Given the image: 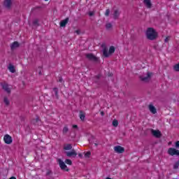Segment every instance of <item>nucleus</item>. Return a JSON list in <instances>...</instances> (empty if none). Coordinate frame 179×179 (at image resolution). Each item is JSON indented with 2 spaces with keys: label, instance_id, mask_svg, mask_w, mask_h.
<instances>
[{
  "label": "nucleus",
  "instance_id": "1",
  "mask_svg": "<svg viewBox=\"0 0 179 179\" xmlns=\"http://www.w3.org/2000/svg\"><path fill=\"white\" fill-rule=\"evenodd\" d=\"M101 48L103 49V55L105 58H108L111 54H114L115 52V48L114 46H110L109 48H107V45L106 43H102L101 45Z\"/></svg>",
  "mask_w": 179,
  "mask_h": 179
},
{
  "label": "nucleus",
  "instance_id": "2",
  "mask_svg": "<svg viewBox=\"0 0 179 179\" xmlns=\"http://www.w3.org/2000/svg\"><path fill=\"white\" fill-rule=\"evenodd\" d=\"M146 37L148 40L153 41V40H156V38H157V32H156V30L152 27L148 28Z\"/></svg>",
  "mask_w": 179,
  "mask_h": 179
},
{
  "label": "nucleus",
  "instance_id": "3",
  "mask_svg": "<svg viewBox=\"0 0 179 179\" xmlns=\"http://www.w3.org/2000/svg\"><path fill=\"white\" fill-rule=\"evenodd\" d=\"M153 75L152 73L147 72V76H140L139 79L141 80V82H145V83H148V82L150 81V79H152V76Z\"/></svg>",
  "mask_w": 179,
  "mask_h": 179
},
{
  "label": "nucleus",
  "instance_id": "4",
  "mask_svg": "<svg viewBox=\"0 0 179 179\" xmlns=\"http://www.w3.org/2000/svg\"><path fill=\"white\" fill-rule=\"evenodd\" d=\"M168 155L170 156H179V150L174 148H170L168 149Z\"/></svg>",
  "mask_w": 179,
  "mask_h": 179
},
{
  "label": "nucleus",
  "instance_id": "5",
  "mask_svg": "<svg viewBox=\"0 0 179 179\" xmlns=\"http://www.w3.org/2000/svg\"><path fill=\"white\" fill-rule=\"evenodd\" d=\"M85 57L87 59H89V61H93L94 62H97L99 61V59L93 55V53H88L85 55Z\"/></svg>",
  "mask_w": 179,
  "mask_h": 179
},
{
  "label": "nucleus",
  "instance_id": "6",
  "mask_svg": "<svg viewBox=\"0 0 179 179\" xmlns=\"http://www.w3.org/2000/svg\"><path fill=\"white\" fill-rule=\"evenodd\" d=\"M1 86L3 89V90L6 91V93H8V94H10V92H11V90L10 88L9 87V85H8V83H1Z\"/></svg>",
  "mask_w": 179,
  "mask_h": 179
},
{
  "label": "nucleus",
  "instance_id": "7",
  "mask_svg": "<svg viewBox=\"0 0 179 179\" xmlns=\"http://www.w3.org/2000/svg\"><path fill=\"white\" fill-rule=\"evenodd\" d=\"M3 141L6 145H10L12 142H13V140L12 139V136H10L9 134H6L3 137Z\"/></svg>",
  "mask_w": 179,
  "mask_h": 179
},
{
  "label": "nucleus",
  "instance_id": "8",
  "mask_svg": "<svg viewBox=\"0 0 179 179\" xmlns=\"http://www.w3.org/2000/svg\"><path fill=\"white\" fill-rule=\"evenodd\" d=\"M58 162L62 170H64V171H69V169H68V166H66V164H65V162L61 159H58Z\"/></svg>",
  "mask_w": 179,
  "mask_h": 179
},
{
  "label": "nucleus",
  "instance_id": "9",
  "mask_svg": "<svg viewBox=\"0 0 179 179\" xmlns=\"http://www.w3.org/2000/svg\"><path fill=\"white\" fill-rule=\"evenodd\" d=\"M65 153L67 157H76V156H78V153L76 152V150H75V149L71 150V152L66 151Z\"/></svg>",
  "mask_w": 179,
  "mask_h": 179
},
{
  "label": "nucleus",
  "instance_id": "10",
  "mask_svg": "<svg viewBox=\"0 0 179 179\" xmlns=\"http://www.w3.org/2000/svg\"><path fill=\"white\" fill-rule=\"evenodd\" d=\"M114 150L116 153H124L125 148L121 147V145H116L114 147Z\"/></svg>",
  "mask_w": 179,
  "mask_h": 179
},
{
  "label": "nucleus",
  "instance_id": "11",
  "mask_svg": "<svg viewBox=\"0 0 179 179\" xmlns=\"http://www.w3.org/2000/svg\"><path fill=\"white\" fill-rule=\"evenodd\" d=\"M3 6L6 9H10L12 6V0H4Z\"/></svg>",
  "mask_w": 179,
  "mask_h": 179
},
{
  "label": "nucleus",
  "instance_id": "12",
  "mask_svg": "<svg viewBox=\"0 0 179 179\" xmlns=\"http://www.w3.org/2000/svg\"><path fill=\"white\" fill-rule=\"evenodd\" d=\"M152 134L153 136H155V138H162V132L159 130H151Z\"/></svg>",
  "mask_w": 179,
  "mask_h": 179
},
{
  "label": "nucleus",
  "instance_id": "13",
  "mask_svg": "<svg viewBox=\"0 0 179 179\" xmlns=\"http://www.w3.org/2000/svg\"><path fill=\"white\" fill-rule=\"evenodd\" d=\"M68 22H69V17H66V19L62 20L59 22L60 27H66V24H68Z\"/></svg>",
  "mask_w": 179,
  "mask_h": 179
},
{
  "label": "nucleus",
  "instance_id": "14",
  "mask_svg": "<svg viewBox=\"0 0 179 179\" xmlns=\"http://www.w3.org/2000/svg\"><path fill=\"white\" fill-rule=\"evenodd\" d=\"M148 108H149L150 113H152V114H156L157 113V109H156V107H155V106H153V104H150L148 106Z\"/></svg>",
  "mask_w": 179,
  "mask_h": 179
},
{
  "label": "nucleus",
  "instance_id": "15",
  "mask_svg": "<svg viewBox=\"0 0 179 179\" xmlns=\"http://www.w3.org/2000/svg\"><path fill=\"white\" fill-rule=\"evenodd\" d=\"M53 92H52V96L55 95V97L57 100H58V99H59V95L58 94V92H59V90L57 87H54L52 89Z\"/></svg>",
  "mask_w": 179,
  "mask_h": 179
},
{
  "label": "nucleus",
  "instance_id": "16",
  "mask_svg": "<svg viewBox=\"0 0 179 179\" xmlns=\"http://www.w3.org/2000/svg\"><path fill=\"white\" fill-rule=\"evenodd\" d=\"M143 3L148 9H150V8H152V2L150 1V0H144Z\"/></svg>",
  "mask_w": 179,
  "mask_h": 179
},
{
  "label": "nucleus",
  "instance_id": "17",
  "mask_svg": "<svg viewBox=\"0 0 179 179\" xmlns=\"http://www.w3.org/2000/svg\"><path fill=\"white\" fill-rule=\"evenodd\" d=\"M19 43L15 41V42H13L11 45H10V48L12 50V51H13V50H15V48H19Z\"/></svg>",
  "mask_w": 179,
  "mask_h": 179
},
{
  "label": "nucleus",
  "instance_id": "18",
  "mask_svg": "<svg viewBox=\"0 0 179 179\" xmlns=\"http://www.w3.org/2000/svg\"><path fill=\"white\" fill-rule=\"evenodd\" d=\"M85 118H86V113L83 110H80V120L85 121Z\"/></svg>",
  "mask_w": 179,
  "mask_h": 179
},
{
  "label": "nucleus",
  "instance_id": "19",
  "mask_svg": "<svg viewBox=\"0 0 179 179\" xmlns=\"http://www.w3.org/2000/svg\"><path fill=\"white\" fill-rule=\"evenodd\" d=\"M8 70L10 71V72H11V73H15V72H16V69H15V66L12 65V64H9Z\"/></svg>",
  "mask_w": 179,
  "mask_h": 179
},
{
  "label": "nucleus",
  "instance_id": "20",
  "mask_svg": "<svg viewBox=\"0 0 179 179\" xmlns=\"http://www.w3.org/2000/svg\"><path fill=\"white\" fill-rule=\"evenodd\" d=\"M118 17H120V11H118V10H115L113 13V18L115 19V20H117Z\"/></svg>",
  "mask_w": 179,
  "mask_h": 179
},
{
  "label": "nucleus",
  "instance_id": "21",
  "mask_svg": "<svg viewBox=\"0 0 179 179\" xmlns=\"http://www.w3.org/2000/svg\"><path fill=\"white\" fill-rule=\"evenodd\" d=\"M63 149L64 150H72V144H66Z\"/></svg>",
  "mask_w": 179,
  "mask_h": 179
},
{
  "label": "nucleus",
  "instance_id": "22",
  "mask_svg": "<svg viewBox=\"0 0 179 179\" xmlns=\"http://www.w3.org/2000/svg\"><path fill=\"white\" fill-rule=\"evenodd\" d=\"M106 30H110V29H113V24H111V23H107L106 24Z\"/></svg>",
  "mask_w": 179,
  "mask_h": 179
},
{
  "label": "nucleus",
  "instance_id": "23",
  "mask_svg": "<svg viewBox=\"0 0 179 179\" xmlns=\"http://www.w3.org/2000/svg\"><path fill=\"white\" fill-rule=\"evenodd\" d=\"M3 102L5 103L6 106H9V104H10V102L9 101V99H8L7 97H4Z\"/></svg>",
  "mask_w": 179,
  "mask_h": 179
},
{
  "label": "nucleus",
  "instance_id": "24",
  "mask_svg": "<svg viewBox=\"0 0 179 179\" xmlns=\"http://www.w3.org/2000/svg\"><path fill=\"white\" fill-rule=\"evenodd\" d=\"M69 131V129H68V127L65 126L63 128V135H66V133Z\"/></svg>",
  "mask_w": 179,
  "mask_h": 179
},
{
  "label": "nucleus",
  "instance_id": "25",
  "mask_svg": "<svg viewBox=\"0 0 179 179\" xmlns=\"http://www.w3.org/2000/svg\"><path fill=\"white\" fill-rule=\"evenodd\" d=\"M179 166V160L178 162H176L174 164H173V169L174 170H177V169H178Z\"/></svg>",
  "mask_w": 179,
  "mask_h": 179
},
{
  "label": "nucleus",
  "instance_id": "26",
  "mask_svg": "<svg viewBox=\"0 0 179 179\" xmlns=\"http://www.w3.org/2000/svg\"><path fill=\"white\" fill-rule=\"evenodd\" d=\"M113 127H118V120H114L113 121Z\"/></svg>",
  "mask_w": 179,
  "mask_h": 179
},
{
  "label": "nucleus",
  "instance_id": "27",
  "mask_svg": "<svg viewBox=\"0 0 179 179\" xmlns=\"http://www.w3.org/2000/svg\"><path fill=\"white\" fill-rule=\"evenodd\" d=\"M65 163L66 164H69V166H72V161L71 159H66Z\"/></svg>",
  "mask_w": 179,
  "mask_h": 179
},
{
  "label": "nucleus",
  "instance_id": "28",
  "mask_svg": "<svg viewBox=\"0 0 179 179\" xmlns=\"http://www.w3.org/2000/svg\"><path fill=\"white\" fill-rule=\"evenodd\" d=\"M174 70L176 71V72H179V63L176 65L174 66Z\"/></svg>",
  "mask_w": 179,
  "mask_h": 179
},
{
  "label": "nucleus",
  "instance_id": "29",
  "mask_svg": "<svg viewBox=\"0 0 179 179\" xmlns=\"http://www.w3.org/2000/svg\"><path fill=\"white\" fill-rule=\"evenodd\" d=\"M33 24L34 26H38V20L36 19L33 21Z\"/></svg>",
  "mask_w": 179,
  "mask_h": 179
},
{
  "label": "nucleus",
  "instance_id": "30",
  "mask_svg": "<svg viewBox=\"0 0 179 179\" xmlns=\"http://www.w3.org/2000/svg\"><path fill=\"white\" fill-rule=\"evenodd\" d=\"M90 155H92V152H90V151H88V152H87L85 154V157H90Z\"/></svg>",
  "mask_w": 179,
  "mask_h": 179
},
{
  "label": "nucleus",
  "instance_id": "31",
  "mask_svg": "<svg viewBox=\"0 0 179 179\" xmlns=\"http://www.w3.org/2000/svg\"><path fill=\"white\" fill-rule=\"evenodd\" d=\"M105 16H110V9H107L105 12Z\"/></svg>",
  "mask_w": 179,
  "mask_h": 179
},
{
  "label": "nucleus",
  "instance_id": "32",
  "mask_svg": "<svg viewBox=\"0 0 179 179\" xmlns=\"http://www.w3.org/2000/svg\"><path fill=\"white\" fill-rule=\"evenodd\" d=\"M175 148L176 149H179V141L175 143Z\"/></svg>",
  "mask_w": 179,
  "mask_h": 179
},
{
  "label": "nucleus",
  "instance_id": "33",
  "mask_svg": "<svg viewBox=\"0 0 179 179\" xmlns=\"http://www.w3.org/2000/svg\"><path fill=\"white\" fill-rule=\"evenodd\" d=\"M57 82H59L60 83H62V82H64V79H62V76H59L58 78Z\"/></svg>",
  "mask_w": 179,
  "mask_h": 179
},
{
  "label": "nucleus",
  "instance_id": "34",
  "mask_svg": "<svg viewBox=\"0 0 179 179\" xmlns=\"http://www.w3.org/2000/svg\"><path fill=\"white\" fill-rule=\"evenodd\" d=\"M169 41H170V36L166 37L164 40L165 43H169Z\"/></svg>",
  "mask_w": 179,
  "mask_h": 179
},
{
  "label": "nucleus",
  "instance_id": "35",
  "mask_svg": "<svg viewBox=\"0 0 179 179\" xmlns=\"http://www.w3.org/2000/svg\"><path fill=\"white\" fill-rule=\"evenodd\" d=\"M38 119H35L31 121L32 124H36V122H38Z\"/></svg>",
  "mask_w": 179,
  "mask_h": 179
},
{
  "label": "nucleus",
  "instance_id": "36",
  "mask_svg": "<svg viewBox=\"0 0 179 179\" xmlns=\"http://www.w3.org/2000/svg\"><path fill=\"white\" fill-rule=\"evenodd\" d=\"M93 15H94V13H93V12L89 13V16H93Z\"/></svg>",
  "mask_w": 179,
  "mask_h": 179
},
{
  "label": "nucleus",
  "instance_id": "37",
  "mask_svg": "<svg viewBox=\"0 0 179 179\" xmlns=\"http://www.w3.org/2000/svg\"><path fill=\"white\" fill-rule=\"evenodd\" d=\"M73 128L77 129L78 128V125H76V124L73 125Z\"/></svg>",
  "mask_w": 179,
  "mask_h": 179
},
{
  "label": "nucleus",
  "instance_id": "38",
  "mask_svg": "<svg viewBox=\"0 0 179 179\" xmlns=\"http://www.w3.org/2000/svg\"><path fill=\"white\" fill-rule=\"evenodd\" d=\"M46 174H47V176H50V174H51V172L49 171Z\"/></svg>",
  "mask_w": 179,
  "mask_h": 179
},
{
  "label": "nucleus",
  "instance_id": "39",
  "mask_svg": "<svg viewBox=\"0 0 179 179\" xmlns=\"http://www.w3.org/2000/svg\"><path fill=\"white\" fill-rule=\"evenodd\" d=\"M101 115H104V113L102 111V112H101Z\"/></svg>",
  "mask_w": 179,
  "mask_h": 179
},
{
  "label": "nucleus",
  "instance_id": "40",
  "mask_svg": "<svg viewBox=\"0 0 179 179\" xmlns=\"http://www.w3.org/2000/svg\"><path fill=\"white\" fill-rule=\"evenodd\" d=\"M78 156H79V157H82L83 155H82V154L80 153V154H78Z\"/></svg>",
  "mask_w": 179,
  "mask_h": 179
},
{
  "label": "nucleus",
  "instance_id": "41",
  "mask_svg": "<svg viewBox=\"0 0 179 179\" xmlns=\"http://www.w3.org/2000/svg\"><path fill=\"white\" fill-rule=\"evenodd\" d=\"M95 146H99V144L97 143H94Z\"/></svg>",
  "mask_w": 179,
  "mask_h": 179
},
{
  "label": "nucleus",
  "instance_id": "42",
  "mask_svg": "<svg viewBox=\"0 0 179 179\" xmlns=\"http://www.w3.org/2000/svg\"><path fill=\"white\" fill-rule=\"evenodd\" d=\"M39 75H41V71L39 72Z\"/></svg>",
  "mask_w": 179,
  "mask_h": 179
},
{
  "label": "nucleus",
  "instance_id": "43",
  "mask_svg": "<svg viewBox=\"0 0 179 179\" xmlns=\"http://www.w3.org/2000/svg\"><path fill=\"white\" fill-rule=\"evenodd\" d=\"M77 33H79V31H76Z\"/></svg>",
  "mask_w": 179,
  "mask_h": 179
},
{
  "label": "nucleus",
  "instance_id": "44",
  "mask_svg": "<svg viewBox=\"0 0 179 179\" xmlns=\"http://www.w3.org/2000/svg\"><path fill=\"white\" fill-rule=\"evenodd\" d=\"M45 1H48V0H45Z\"/></svg>",
  "mask_w": 179,
  "mask_h": 179
}]
</instances>
